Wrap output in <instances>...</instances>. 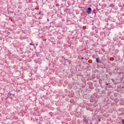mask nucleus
I'll use <instances>...</instances> for the list:
<instances>
[{
  "mask_svg": "<svg viewBox=\"0 0 124 124\" xmlns=\"http://www.w3.org/2000/svg\"><path fill=\"white\" fill-rule=\"evenodd\" d=\"M84 122H85L86 123H88V120L84 119Z\"/></svg>",
  "mask_w": 124,
  "mask_h": 124,
  "instance_id": "nucleus-3",
  "label": "nucleus"
},
{
  "mask_svg": "<svg viewBox=\"0 0 124 124\" xmlns=\"http://www.w3.org/2000/svg\"><path fill=\"white\" fill-rule=\"evenodd\" d=\"M91 11H92V8H88L86 10V12L88 13V14H90Z\"/></svg>",
  "mask_w": 124,
  "mask_h": 124,
  "instance_id": "nucleus-1",
  "label": "nucleus"
},
{
  "mask_svg": "<svg viewBox=\"0 0 124 124\" xmlns=\"http://www.w3.org/2000/svg\"><path fill=\"white\" fill-rule=\"evenodd\" d=\"M47 21H49V19H47Z\"/></svg>",
  "mask_w": 124,
  "mask_h": 124,
  "instance_id": "nucleus-5",
  "label": "nucleus"
},
{
  "mask_svg": "<svg viewBox=\"0 0 124 124\" xmlns=\"http://www.w3.org/2000/svg\"><path fill=\"white\" fill-rule=\"evenodd\" d=\"M123 124H124V119L122 120Z\"/></svg>",
  "mask_w": 124,
  "mask_h": 124,
  "instance_id": "nucleus-4",
  "label": "nucleus"
},
{
  "mask_svg": "<svg viewBox=\"0 0 124 124\" xmlns=\"http://www.w3.org/2000/svg\"><path fill=\"white\" fill-rule=\"evenodd\" d=\"M96 61L97 62H99V59L98 58H96Z\"/></svg>",
  "mask_w": 124,
  "mask_h": 124,
  "instance_id": "nucleus-2",
  "label": "nucleus"
}]
</instances>
